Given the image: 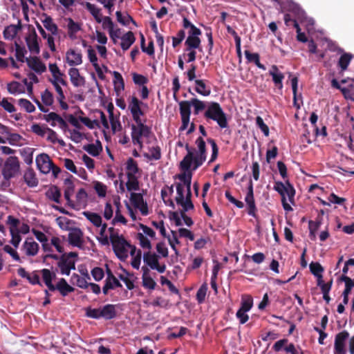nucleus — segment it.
<instances>
[{
	"instance_id": "obj_53",
	"label": "nucleus",
	"mask_w": 354,
	"mask_h": 354,
	"mask_svg": "<svg viewBox=\"0 0 354 354\" xmlns=\"http://www.w3.org/2000/svg\"><path fill=\"white\" fill-rule=\"evenodd\" d=\"M207 142L209 144H210V145L212 147V156L209 161V164L211 162H213L217 158V156L218 154V147L216 145V141L214 139L208 138Z\"/></svg>"
},
{
	"instance_id": "obj_22",
	"label": "nucleus",
	"mask_w": 354,
	"mask_h": 354,
	"mask_svg": "<svg viewBox=\"0 0 354 354\" xmlns=\"http://www.w3.org/2000/svg\"><path fill=\"white\" fill-rule=\"evenodd\" d=\"M68 75L73 85L75 87L82 86L85 84V79L81 76L79 70L76 68H71L68 70Z\"/></svg>"
},
{
	"instance_id": "obj_54",
	"label": "nucleus",
	"mask_w": 354,
	"mask_h": 354,
	"mask_svg": "<svg viewBox=\"0 0 354 354\" xmlns=\"http://www.w3.org/2000/svg\"><path fill=\"white\" fill-rule=\"evenodd\" d=\"M253 306V299L252 297L247 296L245 298H243L241 301V306L240 310L242 311H249Z\"/></svg>"
},
{
	"instance_id": "obj_26",
	"label": "nucleus",
	"mask_w": 354,
	"mask_h": 354,
	"mask_svg": "<svg viewBox=\"0 0 354 354\" xmlns=\"http://www.w3.org/2000/svg\"><path fill=\"white\" fill-rule=\"evenodd\" d=\"M21 21H19L17 25H10L7 26L4 30H3V37L6 39H13L17 34L18 33L19 30H21Z\"/></svg>"
},
{
	"instance_id": "obj_47",
	"label": "nucleus",
	"mask_w": 354,
	"mask_h": 354,
	"mask_svg": "<svg viewBox=\"0 0 354 354\" xmlns=\"http://www.w3.org/2000/svg\"><path fill=\"white\" fill-rule=\"evenodd\" d=\"M86 8L91 12V14L94 17L95 20L100 23L102 21V15L100 12V9L97 8L94 4H92L89 2L85 3Z\"/></svg>"
},
{
	"instance_id": "obj_5",
	"label": "nucleus",
	"mask_w": 354,
	"mask_h": 354,
	"mask_svg": "<svg viewBox=\"0 0 354 354\" xmlns=\"http://www.w3.org/2000/svg\"><path fill=\"white\" fill-rule=\"evenodd\" d=\"M78 253L76 252H65L62 254L60 261H57V266L59 272L62 275L68 276L72 270L75 269V263Z\"/></svg>"
},
{
	"instance_id": "obj_2",
	"label": "nucleus",
	"mask_w": 354,
	"mask_h": 354,
	"mask_svg": "<svg viewBox=\"0 0 354 354\" xmlns=\"http://www.w3.org/2000/svg\"><path fill=\"white\" fill-rule=\"evenodd\" d=\"M204 117L207 121L211 120L216 122L221 129L228 127L226 113L218 102H210L208 103Z\"/></svg>"
},
{
	"instance_id": "obj_18",
	"label": "nucleus",
	"mask_w": 354,
	"mask_h": 354,
	"mask_svg": "<svg viewBox=\"0 0 354 354\" xmlns=\"http://www.w3.org/2000/svg\"><path fill=\"white\" fill-rule=\"evenodd\" d=\"M26 62L28 67L37 73L41 74L46 71V65L37 57L26 58Z\"/></svg>"
},
{
	"instance_id": "obj_11",
	"label": "nucleus",
	"mask_w": 354,
	"mask_h": 354,
	"mask_svg": "<svg viewBox=\"0 0 354 354\" xmlns=\"http://www.w3.org/2000/svg\"><path fill=\"white\" fill-rule=\"evenodd\" d=\"M245 201L248 207V214L253 217H256L257 209L254 198L253 183L251 179H250L248 183V192L245 198Z\"/></svg>"
},
{
	"instance_id": "obj_8",
	"label": "nucleus",
	"mask_w": 354,
	"mask_h": 354,
	"mask_svg": "<svg viewBox=\"0 0 354 354\" xmlns=\"http://www.w3.org/2000/svg\"><path fill=\"white\" fill-rule=\"evenodd\" d=\"M273 189L281 195V198L286 197V194L290 203L292 204L295 203V189L288 180H286L285 183L281 181L275 182Z\"/></svg>"
},
{
	"instance_id": "obj_34",
	"label": "nucleus",
	"mask_w": 354,
	"mask_h": 354,
	"mask_svg": "<svg viewBox=\"0 0 354 354\" xmlns=\"http://www.w3.org/2000/svg\"><path fill=\"white\" fill-rule=\"evenodd\" d=\"M83 149L87 151L91 156L95 157L97 156L102 151V146L101 142L97 140V145L88 144L83 147Z\"/></svg>"
},
{
	"instance_id": "obj_51",
	"label": "nucleus",
	"mask_w": 354,
	"mask_h": 354,
	"mask_svg": "<svg viewBox=\"0 0 354 354\" xmlns=\"http://www.w3.org/2000/svg\"><path fill=\"white\" fill-rule=\"evenodd\" d=\"M207 291V285L206 283H203L198 290L196 292V300L198 304H202L204 302L205 296Z\"/></svg>"
},
{
	"instance_id": "obj_16",
	"label": "nucleus",
	"mask_w": 354,
	"mask_h": 354,
	"mask_svg": "<svg viewBox=\"0 0 354 354\" xmlns=\"http://www.w3.org/2000/svg\"><path fill=\"white\" fill-rule=\"evenodd\" d=\"M83 232L80 228L73 229L68 234V243L70 245L78 248L83 247Z\"/></svg>"
},
{
	"instance_id": "obj_10",
	"label": "nucleus",
	"mask_w": 354,
	"mask_h": 354,
	"mask_svg": "<svg viewBox=\"0 0 354 354\" xmlns=\"http://www.w3.org/2000/svg\"><path fill=\"white\" fill-rule=\"evenodd\" d=\"M349 333L343 330L335 335L334 343V354H346L345 342L348 338Z\"/></svg>"
},
{
	"instance_id": "obj_25",
	"label": "nucleus",
	"mask_w": 354,
	"mask_h": 354,
	"mask_svg": "<svg viewBox=\"0 0 354 354\" xmlns=\"http://www.w3.org/2000/svg\"><path fill=\"white\" fill-rule=\"evenodd\" d=\"M181 102H187L189 104V108L191 109V106H194V113L198 115L201 111L206 110L207 106L203 101L198 100V98H192L189 101L185 100Z\"/></svg>"
},
{
	"instance_id": "obj_49",
	"label": "nucleus",
	"mask_w": 354,
	"mask_h": 354,
	"mask_svg": "<svg viewBox=\"0 0 354 354\" xmlns=\"http://www.w3.org/2000/svg\"><path fill=\"white\" fill-rule=\"evenodd\" d=\"M18 104L27 113H32L35 111V106L27 99H19L18 100Z\"/></svg>"
},
{
	"instance_id": "obj_4",
	"label": "nucleus",
	"mask_w": 354,
	"mask_h": 354,
	"mask_svg": "<svg viewBox=\"0 0 354 354\" xmlns=\"http://www.w3.org/2000/svg\"><path fill=\"white\" fill-rule=\"evenodd\" d=\"M117 312L114 304H106L98 308L89 307L86 309V315L88 317L96 319L104 318L106 320H109L115 318Z\"/></svg>"
},
{
	"instance_id": "obj_23",
	"label": "nucleus",
	"mask_w": 354,
	"mask_h": 354,
	"mask_svg": "<svg viewBox=\"0 0 354 354\" xmlns=\"http://www.w3.org/2000/svg\"><path fill=\"white\" fill-rule=\"evenodd\" d=\"M269 75L272 76L274 85L279 89H282V82L284 79V75L281 71H279L278 67L276 65L272 66V68L269 71Z\"/></svg>"
},
{
	"instance_id": "obj_9",
	"label": "nucleus",
	"mask_w": 354,
	"mask_h": 354,
	"mask_svg": "<svg viewBox=\"0 0 354 354\" xmlns=\"http://www.w3.org/2000/svg\"><path fill=\"white\" fill-rule=\"evenodd\" d=\"M196 144L198 148L199 152L194 159V170L201 166L206 160V145L203 138L198 137L196 140Z\"/></svg>"
},
{
	"instance_id": "obj_52",
	"label": "nucleus",
	"mask_w": 354,
	"mask_h": 354,
	"mask_svg": "<svg viewBox=\"0 0 354 354\" xmlns=\"http://www.w3.org/2000/svg\"><path fill=\"white\" fill-rule=\"evenodd\" d=\"M339 279L345 283V288L342 295H349L353 288V285H351L352 279L346 275H342Z\"/></svg>"
},
{
	"instance_id": "obj_24",
	"label": "nucleus",
	"mask_w": 354,
	"mask_h": 354,
	"mask_svg": "<svg viewBox=\"0 0 354 354\" xmlns=\"http://www.w3.org/2000/svg\"><path fill=\"white\" fill-rule=\"evenodd\" d=\"M65 20L68 22L67 29L68 35L71 39H76V34L81 30L80 24L75 22L72 18H66Z\"/></svg>"
},
{
	"instance_id": "obj_46",
	"label": "nucleus",
	"mask_w": 354,
	"mask_h": 354,
	"mask_svg": "<svg viewBox=\"0 0 354 354\" xmlns=\"http://www.w3.org/2000/svg\"><path fill=\"white\" fill-rule=\"evenodd\" d=\"M106 278L105 279V281L107 283H111L112 286H113V288H122V285L121 283L118 281V279L114 276L111 269L106 266Z\"/></svg>"
},
{
	"instance_id": "obj_15",
	"label": "nucleus",
	"mask_w": 354,
	"mask_h": 354,
	"mask_svg": "<svg viewBox=\"0 0 354 354\" xmlns=\"http://www.w3.org/2000/svg\"><path fill=\"white\" fill-rule=\"evenodd\" d=\"M73 176L70 175V176L66 178L64 181L65 188H64V198L67 201V204L73 209H75V202H73L71 197L73 195L75 190V185L71 178Z\"/></svg>"
},
{
	"instance_id": "obj_29",
	"label": "nucleus",
	"mask_w": 354,
	"mask_h": 354,
	"mask_svg": "<svg viewBox=\"0 0 354 354\" xmlns=\"http://www.w3.org/2000/svg\"><path fill=\"white\" fill-rule=\"evenodd\" d=\"M26 43L29 50L31 53L39 54V46L37 41V35L34 32L32 36H29L26 38Z\"/></svg>"
},
{
	"instance_id": "obj_21",
	"label": "nucleus",
	"mask_w": 354,
	"mask_h": 354,
	"mask_svg": "<svg viewBox=\"0 0 354 354\" xmlns=\"http://www.w3.org/2000/svg\"><path fill=\"white\" fill-rule=\"evenodd\" d=\"M26 254L30 257L35 256L39 250V244L32 238H27L23 244Z\"/></svg>"
},
{
	"instance_id": "obj_36",
	"label": "nucleus",
	"mask_w": 354,
	"mask_h": 354,
	"mask_svg": "<svg viewBox=\"0 0 354 354\" xmlns=\"http://www.w3.org/2000/svg\"><path fill=\"white\" fill-rule=\"evenodd\" d=\"M244 53L248 62H254L259 68L266 70V66L260 62V56L258 53H252L249 50H245Z\"/></svg>"
},
{
	"instance_id": "obj_20",
	"label": "nucleus",
	"mask_w": 354,
	"mask_h": 354,
	"mask_svg": "<svg viewBox=\"0 0 354 354\" xmlns=\"http://www.w3.org/2000/svg\"><path fill=\"white\" fill-rule=\"evenodd\" d=\"M185 149L187 151V153L180 161V169L184 171H187L190 169L195 156H194L192 149L190 148L189 144L185 145Z\"/></svg>"
},
{
	"instance_id": "obj_61",
	"label": "nucleus",
	"mask_w": 354,
	"mask_h": 354,
	"mask_svg": "<svg viewBox=\"0 0 354 354\" xmlns=\"http://www.w3.org/2000/svg\"><path fill=\"white\" fill-rule=\"evenodd\" d=\"M137 239L140 241V245L142 248L150 250L151 248V244L150 241L144 236L142 233H138Z\"/></svg>"
},
{
	"instance_id": "obj_43",
	"label": "nucleus",
	"mask_w": 354,
	"mask_h": 354,
	"mask_svg": "<svg viewBox=\"0 0 354 354\" xmlns=\"http://www.w3.org/2000/svg\"><path fill=\"white\" fill-rule=\"evenodd\" d=\"M88 194L84 188H81L76 194L75 207L85 206L87 203Z\"/></svg>"
},
{
	"instance_id": "obj_1",
	"label": "nucleus",
	"mask_w": 354,
	"mask_h": 354,
	"mask_svg": "<svg viewBox=\"0 0 354 354\" xmlns=\"http://www.w3.org/2000/svg\"><path fill=\"white\" fill-rule=\"evenodd\" d=\"M40 272L42 280L49 290L52 292L58 290L63 297L75 291V288L70 286L64 278H60L56 285H54L53 281L56 278L55 272L47 268H44Z\"/></svg>"
},
{
	"instance_id": "obj_64",
	"label": "nucleus",
	"mask_w": 354,
	"mask_h": 354,
	"mask_svg": "<svg viewBox=\"0 0 354 354\" xmlns=\"http://www.w3.org/2000/svg\"><path fill=\"white\" fill-rule=\"evenodd\" d=\"M284 22L287 26H292L295 29L299 27L298 22L292 17L290 13H287L284 15Z\"/></svg>"
},
{
	"instance_id": "obj_17",
	"label": "nucleus",
	"mask_w": 354,
	"mask_h": 354,
	"mask_svg": "<svg viewBox=\"0 0 354 354\" xmlns=\"http://www.w3.org/2000/svg\"><path fill=\"white\" fill-rule=\"evenodd\" d=\"M66 62L71 66H78L82 63V55L74 49H69L66 54Z\"/></svg>"
},
{
	"instance_id": "obj_48",
	"label": "nucleus",
	"mask_w": 354,
	"mask_h": 354,
	"mask_svg": "<svg viewBox=\"0 0 354 354\" xmlns=\"http://www.w3.org/2000/svg\"><path fill=\"white\" fill-rule=\"evenodd\" d=\"M352 59V55L349 53H344L339 57L338 65L341 68L342 71L347 69Z\"/></svg>"
},
{
	"instance_id": "obj_13",
	"label": "nucleus",
	"mask_w": 354,
	"mask_h": 354,
	"mask_svg": "<svg viewBox=\"0 0 354 354\" xmlns=\"http://www.w3.org/2000/svg\"><path fill=\"white\" fill-rule=\"evenodd\" d=\"M53 161L46 153H41L36 157V164L38 169L43 174H48L53 166Z\"/></svg>"
},
{
	"instance_id": "obj_32",
	"label": "nucleus",
	"mask_w": 354,
	"mask_h": 354,
	"mask_svg": "<svg viewBox=\"0 0 354 354\" xmlns=\"http://www.w3.org/2000/svg\"><path fill=\"white\" fill-rule=\"evenodd\" d=\"M179 110L182 122L189 124L191 115V109L189 108V104L187 102H179Z\"/></svg>"
},
{
	"instance_id": "obj_31",
	"label": "nucleus",
	"mask_w": 354,
	"mask_h": 354,
	"mask_svg": "<svg viewBox=\"0 0 354 354\" xmlns=\"http://www.w3.org/2000/svg\"><path fill=\"white\" fill-rule=\"evenodd\" d=\"M46 196L48 199L53 201L56 203H60L61 192L57 186H51L46 192Z\"/></svg>"
},
{
	"instance_id": "obj_30",
	"label": "nucleus",
	"mask_w": 354,
	"mask_h": 354,
	"mask_svg": "<svg viewBox=\"0 0 354 354\" xmlns=\"http://www.w3.org/2000/svg\"><path fill=\"white\" fill-rule=\"evenodd\" d=\"M24 179L28 186L30 187H36L38 185V180L32 169H28L25 171Z\"/></svg>"
},
{
	"instance_id": "obj_50",
	"label": "nucleus",
	"mask_w": 354,
	"mask_h": 354,
	"mask_svg": "<svg viewBox=\"0 0 354 354\" xmlns=\"http://www.w3.org/2000/svg\"><path fill=\"white\" fill-rule=\"evenodd\" d=\"M27 53L25 47L21 46L19 44L15 42V57L19 62H24L25 54Z\"/></svg>"
},
{
	"instance_id": "obj_56",
	"label": "nucleus",
	"mask_w": 354,
	"mask_h": 354,
	"mask_svg": "<svg viewBox=\"0 0 354 354\" xmlns=\"http://www.w3.org/2000/svg\"><path fill=\"white\" fill-rule=\"evenodd\" d=\"M310 272L314 276H317L318 274H322L324 272V268L319 262H311L309 265Z\"/></svg>"
},
{
	"instance_id": "obj_45",
	"label": "nucleus",
	"mask_w": 354,
	"mask_h": 354,
	"mask_svg": "<svg viewBox=\"0 0 354 354\" xmlns=\"http://www.w3.org/2000/svg\"><path fill=\"white\" fill-rule=\"evenodd\" d=\"M84 216L95 227L102 225V217L97 213L84 212Z\"/></svg>"
},
{
	"instance_id": "obj_40",
	"label": "nucleus",
	"mask_w": 354,
	"mask_h": 354,
	"mask_svg": "<svg viewBox=\"0 0 354 354\" xmlns=\"http://www.w3.org/2000/svg\"><path fill=\"white\" fill-rule=\"evenodd\" d=\"M42 22L45 28L50 31L52 35H57L58 34V27L57 24L53 22L51 17L46 16Z\"/></svg>"
},
{
	"instance_id": "obj_35",
	"label": "nucleus",
	"mask_w": 354,
	"mask_h": 354,
	"mask_svg": "<svg viewBox=\"0 0 354 354\" xmlns=\"http://www.w3.org/2000/svg\"><path fill=\"white\" fill-rule=\"evenodd\" d=\"M150 153H145L144 157L149 160H158L161 158V149L158 145L149 147Z\"/></svg>"
},
{
	"instance_id": "obj_39",
	"label": "nucleus",
	"mask_w": 354,
	"mask_h": 354,
	"mask_svg": "<svg viewBox=\"0 0 354 354\" xmlns=\"http://www.w3.org/2000/svg\"><path fill=\"white\" fill-rule=\"evenodd\" d=\"M7 89L10 94L13 95L24 93L25 92L24 86L16 81L8 83L7 84Z\"/></svg>"
},
{
	"instance_id": "obj_60",
	"label": "nucleus",
	"mask_w": 354,
	"mask_h": 354,
	"mask_svg": "<svg viewBox=\"0 0 354 354\" xmlns=\"http://www.w3.org/2000/svg\"><path fill=\"white\" fill-rule=\"evenodd\" d=\"M94 189L100 197H104L106 194V186L102 183L96 181L94 183Z\"/></svg>"
},
{
	"instance_id": "obj_14",
	"label": "nucleus",
	"mask_w": 354,
	"mask_h": 354,
	"mask_svg": "<svg viewBox=\"0 0 354 354\" xmlns=\"http://www.w3.org/2000/svg\"><path fill=\"white\" fill-rule=\"evenodd\" d=\"M39 272L41 273L40 270H34L31 273H28L24 268H19L17 270V274L21 277L26 278L31 285H39L42 286Z\"/></svg>"
},
{
	"instance_id": "obj_7",
	"label": "nucleus",
	"mask_w": 354,
	"mask_h": 354,
	"mask_svg": "<svg viewBox=\"0 0 354 354\" xmlns=\"http://www.w3.org/2000/svg\"><path fill=\"white\" fill-rule=\"evenodd\" d=\"M20 163L17 156L8 157L4 162L1 174L6 178H14L19 171Z\"/></svg>"
},
{
	"instance_id": "obj_12",
	"label": "nucleus",
	"mask_w": 354,
	"mask_h": 354,
	"mask_svg": "<svg viewBox=\"0 0 354 354\" xmlns=\"http://www.w3.org/2000/svg\"><path fill=\"white\" fill-rule=\"evenodd\" d=\"M142 104H143L142 102L139 100L136 96L131 97V101L129 102V109L134 121L142 120L141 116L145 114L140 107Z\"/></svg>"
},
{
	"instance_id": "obj_41",
	"label": "nucleus",
	"mask_w": 354,
	"mask_h": 354,
	"mask_svg": "<svg viewBox=\"0 0 354 354\" xmlns=\"http://www.w3.org/2000/svg\"><path fill=\"white\" fill-rule=\"evenodd\" d=\"M127 176L131 174L136 176L139 172V167L137 162L132 158H129L126 162Z\"/></svg>"
},
{
	"instance_id": "obj_27",
	"label": "nucleus",
	"mask_w": 354,
	"mask_h": 354,
	"mask_svg": "<svg viewBox=\"0 0 354 354\" xmlns=\"http://www.w3.org/2000/svg\"><path fill=\"white\" fill-rule=\"evenodd\" d=\"M121 48L123 50H128L131 46L135 42L136 37L131 31H128L122 37H121Z\"/></svg>"
},
{
	"instance_id": "obj_3",
	"label": "nucleus",
	"mask_w": 354,
	"mask_h": 354,
	"mask_svg": "<svg viewBox=\"0 0 354 354\" xmlns=\"http://www.w3.org/2000/svg\"><path fill=\"white\" fill-rule=\"evenodd\" d=\"M136 124L131 125V140L133 145H138L140 149L143 147L142 137L146 138H152L155 142L157 141L156 136L151 131V128L145 124L142 120L135 121Z\"/></svg>"
},
{
	"instance_id": "obj_33",
	"label": "nucleus",
	"mask_w": 354,
	"mask_h": 354,
	"mask_svg": "<svg viewBox=\"0 0 354 354\" xmlns=\"http://www.w3.org/2000/svg\"><path fill=\"white\" fill-rule=\"evenodd\" d=\"M158 259L159 257L156 254L151 253V252H145L143 254L144 262L151 269L156 268V266L158 263Z\"/></svg>"
},
{
	"instance_id": "obj_59",
	"label": "nucleus",
	"mask_w": 354,
	"mask_h": 354,
	"mask_svg": "<svg viewBox=\"0 0 354 354\" xmlns=\"http://www.w3.org/2000/svg\"><path fill=\"white\" fill-rule=\"evenodd\" d=\"M10 235L12 236L10 240V243L15 248H17L21 241V237L19 234V230H11L10 231Z\"/></svg>"
},
{
	"instance_id": "obj_19",
	"label": "nucleus",
	"mask_w": 354,
	"mask_h": 354,
	"mask_svg": "<svg viewBox=\"0 0 354 354\" xmlns=\"http://www.w3.org/2000/svg\"><path fill=\"white\" fill-rule=\"evenodd\" d=\"M185 149L187 151V153L180 161V169L184 171H187L190 169L195 156H194L192 149L190 148L189 144L185 145Z\"/></svg>"
},
{
	"instance_id": "obj_38",
	"label": "nucleus",
	"mask_w": 354,
	"mask_h": 354,
	"mask_svg": "<svg viewBox=\"0 0 354 354\" xmlns=\"http://www.w3.org/2000/svg\"><path fill=\"white\" fill-rule=\"evenodd\" d=\"M114 80L113 85L115 92L119 93L124 89V82L122 75L118 71L113 73Z\"/></svg>"
},
{
	"instance_id": "obj_28",
	"label": "nucleus",
	"mask_w": 354,
	"mask_h": 354,
	"mask_svg": "<svg viewBox=\"0 0 354 354\" xmlns=\"http://www.w3.org/2000/svg\"><path fill=\"white\" fill-rule=\"evenodd\" d=\"M201 41L199 37L188 36L185 41V45L186 46L185 50H189L192 49H199L201 50Z\"/></svg>"
},
{
	"instance_id": "obj_57",
	"label": "nucleus",
	"mask_w": 354,
	"mask_h": 354,
	"mask_svg": "<svg viewBox=\"0 0 354 354\" xmlns=\"http://www.w3.org/2000/svg\"><path fill=\"white\" fill-rule=\"evenodd\" d=\"M130 201L136 208L145 202L142 195L140 193H131Z\"/></svg>"
},
{
	"instance_id": "obj_44",
	"label": "nucleus",
	"mask_w": 354,
	"mask_h": 354,
	"mask_svg": "<svg viewBox=\"0 0 354 354\" xmlns=\"http://www.w3.org/2000/svg\"><path fill=\"white\" fill-rule=\"evenodd\" d=\"M71 283L82 289H87V281L85 277H82L78 274L73 273L71 277Z\"/></svg>"
},
{
	"instance_id": "obj_62",
	"label": "nucleus",
	"mask_w": 354,
	"mask_h": 354,
	"mask_svg": "<svg viewBox=\"0 0 354 354\" xmlns=\"http://www.w3.org/2000/svg\"><path fill=\"white\" fill-rule=\"evenodd\" d=\"M91 273L93 279L97 281H100L104 277V272L103 269L100 267L93 268Z\"/></svg>"
},
{
	"instance_id": "obj_58",
	"label": "nucleus",
	"mask_w": 354,
	"mask_h": 354,
	"mask_svg": "<svg viewBox=\"0 0 354 354\" xmlns=\"http://www.w3.org/2000/svg\"><path fill=\"white\" fill-rule=\"evenodd\" d=\"M115 14L118 21L121 24L124 26H127L130 21H132L134 24H136L135 21L130 15H127V17H123L120 11H117Z\"/></svg>"
},
{
	"instance_id": "obj_37",
	"label": "nucleus",
	"mask_w": 354,
	"mask_h": 354,
	"mask_svg": "<svg viewBox=\"0 0 354 354\" xmlns=\"http://www.w3.org/2000/svg\"><path fill=\"white\" fill-rule=\"evenodd\" d=\"M195 84L196 86L195 87V91L198 94H201L203 96H208L211 93L210 88L207 87L203 80H196Z\"/></svg>"
},
{
	"instance_id": "obj_55",
	"label": "nucleus",
	"mask_w": 354,
	"mask_h": 354,
	"mask_svg": "<svg viewBox=\"0 0 354 354\" xmlns=\"http://www.w3.org/2000/svg\"><path fill=\"white\" fill-rule=\"evenodd\" d=\"M41 100L46 106L52 105L54 101L53 93L48 89H46L41 94Z\"/></svg>"
},
{
	"instance_id": "obj_6",
	"label": "nucleus",
	"mask_w": 354,
	"mask_h": 354,
	"mask_svg": "<svg viewBox=\"0 0 354 354\" xmlns=\"http://www.w3.org/2000/svg\"><path fill=\"white\" fill-rule=\"evenodd\" d=\"M111 243L117 257L121 261H125L128 257L127 246H131V243L122 235H120V236H111Z\"/></svg>"
},
{
	"instance_id": "obj_42",
	"label": "nucleus",
	"mask_w": 354,
	"mask_h": 354,
	"mask_svg": "<svg viewBox=\"0 0 354 354\" xmlns=\"http://www.w3.org/2000/svg\"><path fill=\"white\" fill-rule=\"evenodd\" d=\"M127 178L126 187L128 191H137L140 189L138 178L136 176L129 174Z\"/></svg>"
},
{
	"instance_id": "obj_63",
	"label": "nucleus",
	"mask_w": 354,
	"mask_h": 354,
	"mask_svg": "<svg viewBox=\"0 0 354 354\" xmlns=\"http://www.w3.org/2000/svg\"><path fill=\"white\" fill-rule=\"evenodd\" d=\"M185 32L184 30H180L176 37H172V46L174 48L177 47L185 39Z\"/></svg>"
}]
</instances>
